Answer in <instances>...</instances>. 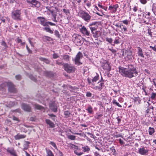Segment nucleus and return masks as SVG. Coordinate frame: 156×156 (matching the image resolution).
<instances>
[{
    "label": "nucleus",
    "mask_w": 156,
    "mask_h": 156,
    "mask_svg": "<svg viewBox=\"0 0 156 156\" xmlns=\"http://www.w3.org/2000/svg\"><path fill=\"white\" fill-rule=\"evenodd\" d=\"M119 73L122 76L129 78L135 77L138 74L136 69L132 65L129 64L126 68L119 66Z\"/></svg>",
    "instance_id": "nucleus-1"
},
{
    "label": "nucleus",
    "mask_w": 156,
    "mask_h": 156,
    "mask_svg": "<svg viewBox=\"0 0 156 156\" xmlns=\"http://www.w3.org/2000/svg\"><path fill=\"white\" fill-rule=\"evenodd\" d=\"M72 40L77 46H80L83 43V38L80 35L76 34H74L72 36Z\"/></svg>",
    "instance_id": "nucleus-2"
},
{
    "label": "nucleus",
    "mask_w": 156,
    "mask_h": 156,
    "mask_svg": "<svg viewBox=\"0 0 156 156\" xmlns=\"http://www.w3.org/2000/svg\"><path fill=\"white\" fill-rule=\"evenodd\" d=\"M78 16L86 22L90 21L91 16L87 12L83 11H81L78 13Z\"/></svg>",
    "instance_id": "nucleus-3"
},
{
    "label": "nucleus",
    "mask_w": 156,
    "mask_h": 156,
    "mask_svg": "<svg viewBox=\"0 0 156 156\" xmlns=\"http://www.w3.org/2000/svg\"><path fill=\"white\" fill-rule=\"evenodd\" d=\"M21 14V11L20 10L17 9L13 10L11 13L12 17L14 20H22Z\"/></svg>",
    "instance_id": "nucleus-4"
},
{
    "label": "nucleus",
    "mask_w": 156,
    "mask_h": 156,
    "mask_svg": "<svg viewBox=\"0 0 156 156\" xmlns=\"http://www.w3.org/2000/svg\"><path fill=\"white\" fill-rule=\"evenodd\" d=\"M64 67L65 71L69 73H73L75 70V67L70 64H64Z\"/></svg>",
    "instance_id": "nucleus-5"
},
{
    "label": "nucleus",
    "mask_w": 156,
    "mask_h": 156,
    "mask_svg": "<svg viewBox=\"0 0 156 156\" xmlns=\"http://www.w3.org/2000/svg\"><path fill=\"white\" fill-rule=\"evenodd\" d=\"M83 57V55L81 52H79L76 55L74 59L75 64L78 66L81 65L82 63L80 61V59Z\"/></svg>",
    "instance_id": "nucleus-6"
},
{
    "label": "nucleus",
    "mask_w": 156,
    "mask_h": 156,
    "mask_svg": "<svg viewBox=\"0 0 156 156\" xmlns=\"http://www.w3.org/2000/svg\"><path fill=\"white\" fill-rule=\"evenodd\" d=\"M132 54V52L131 51L125 50L123 51L122 55L125 57L126 59L127 58L128 60L131 61L133 57Z\"/></svg>",
    "instance_id": "nucleus-7"
},
{
    "label": "nucleus",
    "mask_w": 156,
    "mask_h": 156,
    "mask_svg": "<svg viewBox=\"0 0 156 156\" xmlns=\"http://www.w3.org/2000/svg\"><path fill=\"white\" fill-rule=\"evenodd\" d=\"M27 1L30 4V5L34 7H38L40 5L39 2L36 0H27Z\"/></svg>",
    "instance_id": "nucleus-8"
},
{
    "label": "nucleus",
    "mask_w": 156,
    "mask_h": 156,
    "mask_svg": "<svg viewBox=\"0 0 156 156\" xmlns=\"http://www.w3.org/2000/svg\"><path fill=\"white\" fill-rule=\"evenodd\" d=\"M9 91L10 92L15 93L16 92L17 90L15 87L14 85L11 82H8V85Z\"/></svg>",
    "instance_id": "nucleus-9"
},
{
    "label": "nucleus",
    "mask_w": 156,
    "mask_h": 156,
    "mask_svg": "<svg viewBox=\"0 0 156 156\" xmlns=\"http://www.w3.org/2000/svg\"><path fill=\"white\" fill-rule=\"evenodd\" d=\"M148 151L149 150L146 147H141L139 149L138 152L141 155H146Z\"/></svg>",
    "instance_id": "nucleus-10"
},
{
    "label": "nucleus",
    "mask_w": 156,
    "mask_h": 156,
    "mask_svg": "<svg viewBox=\"0 0 156 156\" xmlns=\"http://www.w3.org/2000/svg\"><path fill=\"white\" fill-rule=\"evenodd\" d=\"M118 7V5L117 4L115 5H111L109 6L108 10H109L111 13H114L117 11Z\"/></svg>",
    "instance_id": "nucleus-11"
},
{
    "label": "nucleus",
    "mask_w": 156,
    "mask_h": 156,
    "mask_svg": "<svg viewBox=\"0 0 156 156\" xmlns=\"http://www.w3.org/2000/svg\"><path fill=\"white\" fill-rule=\"evenodd\" d=\"M38 21L40 24L43 26H47V20L44 17H37Z\"/></svg>",
    "instance_id": "nucleus-12"
},
{
    "label": "nucleus",
    "mask_w": 156,
    "mask_h": 156,
    "mask_svg": "<svg viewBox=\"0 0 156 156\" xmlns=\"http://www.w3.org/2000/svg\"><path fill=\"white\" fill-rule=\"evenodd\" d=\"M98 85L95 86L93 88L95 90H98L99 91H100L104 87V84L103 81H102L101 80L99 81L98 83Z\"/></svg>",
    "instance_id": "nucleus-13"
},
{
    "label": "nucleus",
    "mask_w": 156,
    "mask_h": 156,
    "mask_svg": "<svg viewBox=\"0 0 156 156\" xmlns=\"http://www.w3.org/2000/svg\"><path fill=\"white\" fill-rule=\"evenodd\" d=\"M22 108L24 111L30 112L31 110V107L30 106L27 104L23 103L22 105Z\"/></svg>",
    "instance_id": "nucleus-14"
},
{
    "label": "nucleus",
    "mask_w": 156,
    "mask_h": 156,
    "mask_svg": "<svg viewBox=\"0 0 156 156\" xmlns=\"http://www.w3.org/2000/svg\"><path fill=\"white\" fill-rule=\"evenodd\" d=\"M80 31L83 34L86 36H89L90 35L89 31L84 26L80 29Z\"/></svg>",
    "instance_id": "nucleus-15"
},
{
    "label": "nucleus",
    "mask_w": 156,
    "mask_h": 156,
    "mask_svg": "<svg viewBox=\"0 0 156 156\" xmlns=\"http://www.w3.org/2000/svg\"><path fill=\"white\" fill-rule=\"evenodd\" d=\"M97 22H93L89 24V27L91 31L95 30H97L98 26L96 25Z\"/></svg>",
    "instance_id": "nucleus-16"
},
{
    "label": "nucleus",
    "mask_w": 156,
    "mask_h": 156,
    "mask_svg": "<svg viewBox=\"0 0 156 156\" xmlns=\"http://www.w3.org/2000/svg\"><path fill=\"white\" fill-rule=\"evenodd\" d=\"M50 109L54 112H56L57 111V107L55 103H52L49 105Z\"/></svg>",
    "instance_id": "nucleus-17"
},
{
    "label": "nucleus",
    "mask_w": 156,
    "mask_h": 156,
    "mask_svg": "<svg viewBox=\"0 0 156 156\" xmlns=\"http://www.w3.org/2000/svg\"><path fill=\"white\" fill-rule=\"evenodd\" d=\"M49 11L52 14V16L53 17L52 19V20L55 22H57L58 21L56 20L57 14L56 12H55L53 10H49Z\"/></svg>",
    "instance_id": "nucleus-18"
},
{
    "label": "nucleus",
    "mask_w": 156,
    "mask_h": 156,
    "mask_svg": "<svg viewBox=\"0 0 156 156\" xmlns=\"http://www.w3.org/2000/svg\"><path fill=\"white\" fill-rule=\"evenodd\" d=\"M137 54L138 56L143 58H144V56L143 54V51L142 49L139 47H137Z\"/></svg>",
    "instance_id": "nucleus-19"
},
{
    "label": "nucleus",
    "mask_w": 156,
    "mask_h": 156,
    "mask_svg": "<svg viewBox=\"0 0 156 156\" xmlns=\"http://www.w3.org/2000/svg\"><path fill=\"white\" fill-rule=\"evenodd\" d=\"M7 151L13 156H16V152L13 148H8L7 149Z\"/></svg>",
    "instance_id": "nucleus-20"
},
{
    "label": "nucleus",
    "mask_w": 156,
    "mask_h": 156,
    "mask_svg": "<svg viewBox=\"0 0 156 156\" xmlns=\"http://www.w3.org/2000/svg\"><path fill=\"white\" fill-rule=\"evenodd\" d=\"M26 136V135L24 134H20L19 133L14 136V138L16 140H20L25 138Z\"/></svg>",
    "instance_id": "nucleus-21"
},
{
    "label": "nucleus",
    "mask_w": 156,
    "mask_h": 156,
    "mask_svg": "<svg viewBox=\"0 0 156 156\" xmlns=\"http://www.w3.org/2000/svg\"><path fill=\"white\" fill-rule=\"evenodd\" d=\"M103 68L105 70H106L108 71H110L111 69L109 64L108 62H106L104 64L103 66Z\"/></svg>",
    "instance_id": "nucleus-22"
},
{
    "label": "nucleus",
    "mask_w": 156,
    "mask_h": 156,
    "mask_svg": "<svg viewBox=\"0 0 156 156\" xmlns=\"http://www.w3.org/2000/svg\"><path fill=\"white\" fill-rule=\"evenodd\" d=\"M121 30V31L124 32L127 31V27L125 25H124L122 23H120L119 27Z\"/></svg>",
    "instance_id": "nucleus-23"
},
{
    "label": "nucleus",
    "mask_w": 156,
    "mask_h": 156,
    "mask_svg": "<svg viewBox=\"0 0 156 156\" xmlns=\"http://www.w3.org/2000/svg\"><path fill=\"white\" fill-rule=\"evenodd\" d=\"M45 121L46 123L51 128L55 127L54 123L51 120L48 119H46Z\"/></svg>",
    "instance_id": "nucleus-24"
},
{
    "label": "nucleus",
    "mask_w": 156,
    "mask_h": 156,
    "mask_svg": "<svg viewBox=\"0 0 156 156\" xmlns=\"http://www.w3.org/2000/svg\"><path fill=\"white\" fill-rule=\"evenodd\" d=\"M8 82H4L2 83L0 85V90L5 89L7 86H8Z\"/></svg>",
    "instance_id": "nucleus-25"
},
{
    "label": "nucleus",
    "mask_w": 156,
    "mask_h": 156,
    "mask_svg": "<svg viewBox=\"0 0 156 156\" xmlns=\"http://www.w3.org/2000/svg\"><path fill=\"white\" fill-rule=\"evenodd\" d=\"M30 144V142L25 141L23 144V149L27 150L29 148V144Z\"/></svg>",
    "instance_id": "nucleus-26"
},
{
    "label": "nucleus",
    "mask_w": 156,
    "mask_h": 156,
    "mask_svg": "<svg viewBox=\"0 0 156 156\" xmlns=\"http://www.w3.org/2000/svg\"><path fill=\"white\" fill-rule=\"evenodd\" d=\"M68 146L70 148L73 149L74 150H76L78 149V147L77 146L74 145L72 144H68Z\"/></svg>",
    "instance_id": "nucleus-27"
},
{
    "label": "nucleus",
    "mask_w": 156,
    "mask_h": 156,
    "mask_svg": "<svg viewBox=\"0 0 156 156\" xmlns=\"http://www.w3.org/2000/svg\"><path fill=\"white\" fill-rule=\"evenodd\" d=\"M46 151L47 154V156H54L51 151L49 149L46 148Z\"/></svg>",
    "instance_id": "nucleus-28"
},
{
    "label": "nucleus",
    "mask_w": 156,
    "mask_h": 156,
    "mask_svg": "<svg viewBox=\"0 0 156 156\" xmlns=\"http://www.w3.org/2000/svg\"><path fill=\"white\" fill-rule=\"evenodd\" d=\"M62 11L63 12L65 13L66 16H67V19H69V16L70 14V12L69 10L67 9H63Z\"/></svg>",
    "instance_id": "nucleus-29"
},
{
    "label": "nucleus",
    "mask_w": 156,
    "mask_h": 156,
    "mask_svg": "<svg viewBox=\"0 0 156 156\" xmlns=\"http://www.w3.org/2000/svg\"><path fill=\"white\" fill-rule=\"evenodd\" d=\"M86 110L90 114H92L93 113V109L92 107L90 105H88L87 108L86 109Z\"/></svg>",
    "instance_id": "nucleus-30"
},
{
    "label": "nucleus",
    "mask_w": 156,
    "mask_h": 156,
    "mask_svg": "<svg viewBox=\"0 0 156 156\" xmlns=\"http://www.w3.org/2000/svg\"><path fill=\"white\" fill-rule=\"evenodd\" d=\"M93 34V36L94 37H98L99 36L98 32L96 31V30H95L91 31Z\"/></svg>",
    "instance_id": "nucleus-31"
},
{
    "label": "nucleus",
    "mask_w": 156,
    "mask_h": 156,
    "mask_svg": "<svg viewBox=\"0 0 156 156\" xmlns=\"http://www.w3.org/2000/svg\"><path fill=\"white\" fill-rule=\"evenodd\" d=\"M39 59L41 61H43L47 64H49L50 62V61L49 60L44 58L40 57Z\"/></svg>",
    "instance_id": "nucleus-32"
},
{
    "label": "nucleus",
    "mask_w": 156,
    "mask_h": 156,
    "mask_svg": "<svg viewBox=\"0 0 156 156\" xmlns=\"http://www.w3.org/2000/svg\"><path fill=\"white\" fill-rule=\"evenodd\" d=\"M154 129L153 128L149 127L148 129L149 134L150 135H152L154 132Z\"/></svg>",
    "instance_id": "nucleus-33"
},
{
    "label": "nucleus",
    "mask_w": 156,
    "mask_h": 156,
    "mask_svg": "<svg viewBox=\"0 0 156 156\" xmlns=\"http://www.w3.org/2000/svg\"><path fill=\"white\" fill-rule=\"evenodd\" d=\"M44 30H45L48 32H49L51 34H53V31L49 27H45L43 28Z\"/></svg>",
    "instance_id": "nucleus-34"
},
{
    "label": "nucleus",
    "mask_w": 156,
    "mask_h": 156,
    "mask_svg": "<svg viewBox=\"0 0 156 156\" xmlns=\"http://www.w3.org/2000/svg\"><path fill=\"white\" fill-rule=\"evenodd\" d=\"M17 42L18 43H20L22 46L24 45L25 44V42H23L21 39H19L18 37L16 39Z\"/></svg>",
    "instance_id": "nucleus-35"
},
{
    "label": "nucleus",
    "mask_w": 156,
    "mask_h": 156,
    "mask_svg": "<svg viewBox=\"0 0 156 156\" xmlns=\"http://www.w3.org/2000/svg\"><path fill=\"white\" fill-rule=\"evenodd\" d=\"M82 148L84 152L88 151L90 150L89 147L87 146L82 147Z\"/></svg>",
    "instance_id": "nucleus-36"
},
{
    "label": "nucleus",
    "mask_w": 156,
    "mask_h": 156,
    "mask_svg": "<svg viewBox=\"0 0 156 156\" xmlns=\"http://www.w3.org/2000/svg\"><path fill=\"white\" fill-rule=\"evenodd\" d=\"M133 99L134 102H136L137 101H138V104H140V99L139 97H134L133 98Z\"/></svg>",
    "instance_id": "nucleus-37"
},
{
    "label": "nucleus",
    "mask_w": 156,
    "mask_h": 156,
    "mask_svg": "<svg viewBox=\"0 0 156 156\" xmlns=\"http://www.w3.org/2000/svg\"><path fill=\"white\" fill-rule=\"evenodd\" d=\"M68 138L71 140H74L76 139V136L73 135H69L67 136Z\"/></svg>",
    "instance_id": "nucleus-38"
},
{
    "label": "nucleus",
    "mask_w": 156,
    "mask_h": 156,
    "mask_svg": "<svg viewBox=\"0 0 156 156\" xmlns=\"http://www.w3.org/2000/svg\"><path fill=\"white\" fill-rule=\"evenodd\" d=\"M98 78L99 76L98 75H97L96 76H95L92 79L93 83H94L95 82H96L98 80Z\"/></svg>",
    "instance_id": "nucleus-39"
},
{
    "label": "nucleus",
    "mask_w": 156,
    "mask_h": 156,
    "mask_svg": "<svg viewBox=\"0 0 156 156\" xmlns=\"http://www.w3.org/2000/svg\"><path fill=\"white\" fill-rule=\"evenodd\" d=\"M87 81H88L89 84V85L91 84L94 86H95V83H93L92 80H91V79L88 78L87 79Z\"/></svg>",
    "instance_id": "nucleus-40"
},
{
    "label": "nucleus",
    "mask_w": 156,
    "mask_h": 156,
    "mask_svg": "<svg viewBox=\"0 0 156 156\" xmlns=\"http://www.w3.org/2000/svg\"><path fill=\"white\" fill-rule=\"evenodd\" d=\"M113 103L114 104L116 105L118 107L121 108L122 107V106L120 105L119 103H118L116 100L114 99L113 101Z\"/></svg>",
    "instance_id": "nucleus-41"
},
{
    "label": "nucleus",
    "mask_w": 156,
    "mask_h": 156,
    "mask_svg": "<svg viewBox=\"0 0 156 156\" xmlns=\"http://www.w3.org/2000/svg\"><path fill=\"white\" fill-rule=\"evenodd\" d=\"M1 44L3 46L5 49L7 48L8 47L6 43L3 41L1 42Z\"/></svg>",
    "instance_id": "nucleus-42"
},
{
    "label": "nucleus",
    "mask_w": 156,
    "mask_h": 156,
    "mask_svg": "<svg viewBox=\"0 0 156 156\" xmlns=\"http://www.w3.org/2000/svg\"><path fill=\"white\" fill-rule=\"evenodd\" d=\"M43 38L44 39L48 41H50L51 40H52V39L50 37L44 36L43 37Z\"/></svg>",
    "instance_id": "nucleus-43"
},
{
    "label": "nucleus",
    "mask_w": 156,
    "mask_h": 156,
    "mask_svg": "<svg viewBox=\"0 0 156 156\" xmlns=\"http://www.w3.org/2000/svg\"><path fill=\"white\" fill-rule=\"evenodd\" d=\"M156 97V93H152L151 94V99L154 100L155 99Z\"/></svg>",
    "instance_id": "nucleus-44"
},
{
    "label": "nucleus",
    "mask_w": 156,
    "mask_h": 156,
    "mask_svg": "<svg viewBox=\"0 0 156 156\" xmlns=\"http://www.w3.org/2000/svg\"><path fill=\"white\" fill-rule=\"evenodd\" d=\"M35 107L37 109H41L43 108V107L38 104H35Z\"/></svg>",
    "instance_id": "nucleus-45"
},
{
    "label": "nucleus",
    "mask_w": 156,
    "mask_h": 156,
    "mask_svg": "<svg viewBox=\"0 0 156 156\" xmlns=\"http://www.w3.org/2000/svg\"><path fill=\"white\" fill-rule=\"evenodd\" d=\"M63 58L64 60L68 61L69 59V56L68 55H63Z\"/></svg>",
    "instance_id": "nucleus-46"
},
{
    "label": "nucleus",
    "mask_w": 156,
    "mask_h": 156,
    "mask_svg": "<svg viewBox=\"0 0 156 156\" xmlns=\"http://www.w3.org/2000/svg\"><path fill=\"white\" fill-rule=\"evenodd\" d=\"M119 37H117L114 41V44H117L119 43Z\"/></svg>",
    "instance_id": "nucleus-47"
},
{
    "label": "nucleus",
    "mask_w": 156,
    "mask_h": 156,
    "mask_svg": "<svg viewBox=\"0 0 156 156\" xmlns=\"http://www.w3.org/2000/svg\"><path fill=\"white\" fill-rule=\"evenodd\" d=\"M120 22H122V23L123 24H124L126 25H127L129 23V21L128 20H123L122 21H120Z\"/></svg>",
    "instance_id": "nucleus-48"
},
{
    "label": "nucleus",
    "mask_w": 156,
    "mask_h": 156,
    "mask_svg": "<svg viewBox=\"0 0 156 156\" xmlns=\"http://www.w3.org/2000/svg\"><path fill=\"white\" fill-rule=\"evenodd\" d=\"M64 114L66 117H69L70 115V113L69 111H66L64 112Z\"/></svg>",
    "instance_id": "nucleus-49"
},
{
    "label": "nucleus",
    "mask_w": 156,
    "mask_h": 156,
    "mask_svg": "<svg viewBox=\"0 0 156 156\" xmlns=\"http://www.w3.org/2000/svg\"><path fill=\"white\" fill-rule=\"evenodd\" d=\"M49 144L51 145L55 149H57L56 144L54 142L51 141Z\"/></svg>",
    "instance_id": "nucleus-50"
},
{
    "label": "nucleus",
    "mask_w": 156,
    "mask_h": 156,
    "mask_svg": "<svg viewBox=\"0 0 156 156\" xmlns=\"http://www.w3.org/2000/svg\"><path fill=\"white\" fill-rule=\"evenodd\" d=\"M55 35L58 37L59 38L60 37V35L59 32L57 30H55L54 32Z\"/></svg>",
    "instance_id": "nucleus-51"
},
{
    "label": "nucleus",
    "mask_w": 156,
    "mask_h": 156,
    "mask_svg": "<svg viewBox=\"0 0 156 156\" xmlns=\"http://www.w3.org/2000/svg\"><path fill=\"white\" fill-rule=\"evenodd\" d=\"M56 64L59 66L62 65H63L64 66V64H63L62 62H60L59 61V60H58L56 61Z\"/></svg>",
    "instance_id": "nucleus-52"
},
{
    "label": "nucleus",
    "mask_w": 156,
    "mask_h": 156,
    "mask_svg": "<svg viewBox=\"0 0 156 156\" xmlns=\"http://www.w3.org/2000/svg\"><path fill=\"white\" fill-rule=\"evenodd\" d=\"M106 41L111 44L113 40L112 38H108V37L106 38Z\"/></svg>",
    "instance_id": "nucleus-53"
},
{
    "label": "nucleus",
    "mask_w": 156,
    "mask_h": 156,
    "mask_svg": "<svg viewBox=\"0 0 156 156\" xmlns=\"http://www.w3.org/2000/svg\"><path fill=\"white\" fill-rule=\"evenodd\" d=\"M120 23H116L115 21H114L113 22V24L116 27H118L119 28Z\"/></svg>",
    "instance_id": "nucleus-54"
},
{
    "label": "nucleus",
    "mask_w": 156,
    "mask_h": 156,
    "mask_svg": "<svg viewBox=\"0 0 156 156\" xmlns=\"http://www.w3.org/2000/svg\"><path fill=\"white\" fill-rule=\"evenodd\" d=\"M69 88L70 89V90L72 91H75V90H77V89L76 87H73L72 86H70L69 87Z\"/></svg>",
    "instance_id": "nucleus-55"
},
{
    "label": "nucleus",
    "mask_w": 156,
    "mask_h": 156,
    "mask_svg": "<svg viewBox=\"0 0 156 156\" xmlns=\"http://www.w3.org/2000/svg\"><path fill=\"white\" fill-rule=\"evenodd\" d=\"M58 57V54L54 53L53 54V58L54 59H56Z\"/></svg>",
    "instance_id": "nucleus-56"
},
{
    "label": "nucleus",
    "mask_w": 156,
    "mask_h": 156,
    "mask_svg": "<svg viewBox=\"0 0 156 156\" xmlns=\"http://www.w3.org/2000/svg\"><path fill=\"white\" fill-rule=\"evenodd\" d=\"M30 78L32 80L36 82V78L33 76L32 75H30Z\"/></svg>",
    "instance_id": "nucleus-57"
},
{
    "label": "nucleus",
    "mask_w": 156,
    "mask_h": 156,
    "mask_svg": "<svg viewBox=\"0 0 156 156\" xmlns=\"http://www.w3.org/2000/svg\"><path fill=\"white\" fill-rule=\"evenodd\" d=\"M49 24L51 26H55L56 25V24L55 23H53L50 22L48 21V22H47V26H48Z\"/></svg>",
    "instance_id": "nucleus-58"
},
{
    "label": "nucleus",
    "mask_w": 156,
    "mask_h": 156,
    "mask_svg": "<svg viewBox=\"0 0 156 156\" xmlns=\"http://www.w3.org/2000/svg\"><path fill=\"white\" fill-rule=\"evenodd\" d=\"M15 78L17 80H20L21 78V76L20 75H17L15 76Z\"/></svg>",
    "instance_id": "nucleus-59"
},
{
    "label": "nucleus",
    "mask_w": 156,
    "mask_h": 156,
    "mask_svg": "<svg viewBox=\"0 0 156 156\" xmlns=\"http://www.w3.org/2000/svg\"><path fill=\"white\" fill-rule=\"evenodd\" d=\"M86 95L87 97H90L92 96V94L89 92H88L87 93Z\"/></svg>",
    "instance_id": "nucleus-60"
},
{
    "label": "nucleus",
    "mask_w": 156,
    "mask_h": 156,
    "mask_svg": "<svg viewBox=\"0 0 156 156\" xmlns=\"http://www.w3.org/2000/svg\"><path fill=\"white\" fill-rule=\"evenodd\" d=\"M152 11L154 13V14L156 15V7L155 6H153L152 8Z\"/></svg>",
    "instance_id": "nucleus-61"
},
{
    "label": "nucleus",
    "mask_w": 156,
    "mask_h": 156,
    "mask_svg": "<svg viewBox=\"0 0 156 156\" xmlns=\"http://www.w3.org/2000/svg\"><path fill=\"white\" fill-rule=\"evenodd\" d=\"M116 119H117V120L118 121V124H119L121 120V119L120 118V117L118 116L116 118Z\"/></svg>",
    "instance_id": "nucleus-62"
},
{
    "label": "nucleus",
    "mask_w": 156,
    "mask_h": 156,
    "mask_svg": "<svg viewBox=\"0 0 156 156\" xmlns=\"http://www.w3.org/2000/svg\"><path fill=\"white\" fill-rule=\"evenodd\" d=\"M140 1L141 3L143 4H145L147 2V0H140Z\"/></svg>",
    "instance_id": "nucleus-63"
},
{
    "label": "nucleus",
    "mask_w": 156,
    "mask_h": 156,
    "mask_svg": "<svg viewBox=\"0 0 156 156\" xmlns=\"http://www.w3.org/2000/svg\"><path fill=\"white\" fill-rule=\"evenodd\" d=\"M119 143H120L121 145H123L124 144V142L121 139H119Z\"/></svg>",
    "instance_id": "nucleus-64"
}]
</instances>
